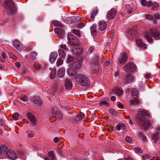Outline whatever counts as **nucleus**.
Instances as JSON below:
<instances>
[{"label": "nucleus", "instance_id": "f257e3e1", "mask_svg": "<svg viewBox=\"0 0 160 160\" xmlns=\"http://www.w3.org/2000/svg\"><path fill=\"white\" fill-rule=\"evenodd\" d=\"M137 120L139 125L145 129H148L150 126V122L147 119V118H150L149 114L144 110L138 112Z\"/></svg>", "mask_w": 160, "mask_h": 160}, {"label": "nucleus", "instance_id": "f03ea898", "mask_svg": "<svg viewBox=\"0 0 160 160\" xmlns=\"http://www.w3.org/2000/svg\"><path fill=\"white\" fill-rule=\"evenodd\" d=\"M145 37L148 41L151 42L152 41V38L155 39L160 38V32L155 28H151L148 32L145 33Z\"/></svg>", "mask_w": 160, "mask_h": 160}, {"label": "nucleus", "instance_id": "7ed1b4c3", "mask_svg": "<svg viewBox=\"0 0 160 160\" xmlns=\"http://www.w3.org/2000/svg\"><path fill=\"white\" fill-rule=\"evenodd\" d=\"M3 6L8 14L15 13L16 11L15 5L13 0H6L3 4Z\"/></svg>", "mask_w": 160, "mask_h": 160}, {"label": "nucleus", "instance_id": "20e7f679", "mask_svg": "<svg viewBox=\"0 0 160 160\" xmlns=\"http://www.w3.org/2000/svg\"><path fill=\"white\" fill-rule=\"evenodd\" d=\"M76 81L78 83L83 86H88L90 81L88 78L82 74H79L75 77Z\"/></svg>", "mask_w": 160, "mask_h": 160}, {"label": "nucleus", "instance_id": "39448f33", "mask_svg": "<svg viewBox=\"0 0 160 160\" xmlns=\"http://www.w3.org/2000/svg\"><path fill=\"white\" fill-rule=\"evenodd\" d=\"M58 23L59 24L58 27L54 29V31L59 38H63L64 37L65 32L63 30V26L61 25L59 22Z\"/></svg>", "mask_w": 160, "mask_h": 160}, {"label": "nucleus", "instance_id": "423d86ee", "mask_svg": "<svg viewBox=\"0 0 160 160\" xmlns=\"http://www.w3.org/2000/svg\"><path fill=\"white\" fill-rule=\"evenodd\" d=\"M124 71L127 72H130L135 71L136 69V65L132 62H128L123 68Z\"/></svg>", "mask_w": 160, "mask_h": 160}, {"label": "nucleus", "instance_id": "0eeeda50", "mask_svg": "<svg viewBox=\"0 0 160 160\" xmlns=\"http://www.w3.org/2000/svg\"><path fill=\"white\" fill-rule=\"evenodd\" d=\"M128 60L127 54L124 52H122L118 59V61L121 64H124Z\"/></svg>", "mask_w": 160, "mask_h": 160}, {"label": "nucleus", "instance_id": "6e6552de", "mask_svg": "<svg viewBox=\"0 0 160 160\" xmlns=\"http://www.w3.org/2000/svg\"><path fill=\"white\" fill-rule=\"evenodd\" d=\"M28 118L31 122V125L34 127L37 124V120L35 115L32 113L28 112L27 115Z\"/></svg>", "mask_w": 160, "mask_h": 160}, {"label": "nucleus", "instance_id": "1a4fd4ad", "mask_svg": "<svg viewBox=\"0 0 160 160\" xmlns=\"http://www.w3.org/2000/svg\"><path fill=\"white\" fill-rule=\"evenodd\" d=\"M117 11L115 8H112L108 11L107 14V18L108 20H110L113 19L115 17Z\"/></svg>", "mask_w": 160, "mask_h": 160}, {"label": "nucleus", "instance_id": "9d476101", "mask_svg": "<svg viewBox=\"0 0 160 160\" xmlns=\"http://www.w3.org/2000/svg\"><path fill=\"white\" fill-rule=\"evenodd\" d=\"M47 156H45L44 158V160H56L57 158L56 156V152L55 150L49 151L48 152Z\"/></svg>", "mask_w": 160, "mask_h": 160}, {"label": "nucleus", "instance_id": "9b49d317", "mask_svg": "<svg viewBox=\"0 0 160 160\" xmlns=\"http://www.w3.org/2000/svg\"><path fill=\"white\" fill-rule=\"evenodd\" d=\"M123 82L126 84L131 83L133 80V78L131 74H128L123 77Z\"/></svg>", "mask_w": 160, "mask_h": 160}, {"label": "nucleus", "instance_id": "f8f14e48", "mask_svg": "<svg viewBox=\"0 0 160 160\" xmlns=\"http://www.w3.org/2000/svg\"><path fill=\"white\" fill-rule=\"evenodd\" d=\"M31 102L32 104L37 107H40L42 103V101L41 99L37 97H33L32 98Z\"/></svg>", "mask_w": 160, "mask_h": 160}, {"label": "nucleus", "instance_id": "ddd939ff", "mask_svg": "<svg viewBox=\"0 0 160 160\" xmlns=\"http://www.w3.org/2000/svg\"><path fill=\"white\" fill-rule=\"evenodd\" d=\"M13 45L14 47L19 51H21L24 48L22 43L18 40H14L13 42Z\"/></svg>", "mask_w": 160, "mask_h": 160}, {"label": "nucleus", "instance_id": "4468645a", "mask_svg": "<svg viewBox=\"0 0 160 160\" xmlns=\"http://www.w3.org/2000/svg\"><path fill=\"white\" fill-rule=\"evenodd\" d=\"M67 38L68 42H69L72 44H75L78 42V38L73 35H68V36Z\"/></svg>", "mask_w": 160, "mask_h": 160}, {"label": "nucleus", "instance_id": "2eb2a0df", "mask_svg": "<svg viewBox=\"0 0 160 160\" xmlns=\"http://www.w3.org/2000/svg\"><path fill=\"white\" fill-rule=\"evenodd\" d=\"M100 62L99 58L98 56H94L91 59L90 61L91 64L93 66L98 65Z\"/></svg>", "mask_w": 160, "mask_h": 160}, {"label": "nucleus", "instance_id": "dca6fc26", "mask_svg": "<svg viewBox=\"0 0 160 160\" xmlns=\"http://www.w3.org/2000/svg\"><path fill=\"white\" fill-rule=\"evenodd\" d=\"M7 154L8 157L12 160L16 159L17 156L13 151L11 150H8L7 152Z\"/></svg>", "mask_w": 160, "mask_h": 160}, {"label": "nucleus", "instance_id": "f3484780", "mask_svg": "<svg viewBox=\"0 0 160 160\" xmlns=\"http://www.w3.org/2000/svg\"><path fill=\"white\" fill-rule=\"evenodd\" d=\"M58 57V54L56 52H52L49 56V61L52 63H53Z\"/></svg>", "mask_w": 160, "mask_h": 160}, {"label": "nucleus", "instance_id": "a211bd4d", "mask_svg": "<svg viewBox=\"0 0 160 160\" xmlns=\"http://www.w3.org/2000/svg\"><path fill=\"white\" fill-rule=\"evenodd\" d=\"M151 6L152 9L156 10L158 8V4L157 2H155L152 3V2L149 1L148 2V7H149Z\"/></svg>", "mask_w": 160, "mask_h": 160}, {"label": "nucleus", "instance_id": "6ab92c4d", "mask_svg": "<svg viewBox=\"0 0 160 160\" xmlns=\"http://www.w3.org/2000/svg\"><path fill=\"white\" fill-rule=\"evenodd\" d=\"M99 29L102 31L105 30L107 28V24L105 22L102 21L99 22Z\"/></svg>", "mask_w": 160, "mask_h": 160}, {"label": "nucleus", "instance_id": "aec40b11", "mask_svg": "<svg viewBox=\"0 0 160 160\" xmlns=\"http://www.w3.org/2000/svg\"><path fill=\"white\" fill-rule=\"evenodd\" d=\"M65 86L66 89H70L72 88V84L70 80L68 79L66 80Z\"/></svg>", "mask_w": 160, "mask_h": 160}, {"label": "nucleus", "instance_id": "412c9836", "mask_svg": "<svg viewBox=\"0 0 160 160\" xmlns=\"http://www.w3.org/2000/svg\"><path fill=\"white\" fill-rule=\"evenodd\" d=\"M136 42L138 46L141 48H146V44L143 42L141 39L137 38L136 39Z\"/></svg>", "mask_w": 160, "mask_h": 160}, {"label": "nucleus", "instance_id": "4be33fe9", "mask_svg": "<svg viewBox=\"0 0 160 160\" xmlns=\"http://www.w3.org/2000/svg\"><path fill=\"white\" fill-rule=\"evenodd\" d=\"M72 52L74 54H80L82 52V50L80 48L73 47L72 49Z\"/></svg>", "mask_w": 160, "mask_h": 160}, {"label": "nucleus", "instance_id": "5701e85b", "mask_svg": "<svg viewBox=\"0 0 160 160\" xmlns=\"http://www.w3.org/2000/svg\"><path fill=\"white\" fill-rule=\"evenodd\" d=\"M71 66L75 69H78L81 67L82 65L80 62H75L72 63Z\"/></svg>", "mask_w": 160, "mask_h": 160}, {"label": "nucleus", "instance_id": "b1692460", "mask_svg": "<svg viewBox=\"0 0 160 160\" xmlns=\"http://www.w3.org/2000/svg\"><path fill=\"white\" fill-rule=\"evenodd\" d=\"M98 9L97 7H96L94 8L92 11V13L91 14V18L92 20H94L95 18V17L96 16L98 12Z\"/></svg>", "mask_w": 160, "mask_h": 160}, {"label": "nucleus", "instance_id": "393cba45", "mask_svg": "<svg viewBox=\"0 0 160 160\" xmlns=\"http://www.w3.org/2000/svg\"><path fill=\"white\" fill-rule=\"evenodd\" d=\"M68 74L70 76H75L78 73L76 71L73 70L71 68H68Z\"/></svg>", "mask_w": 160, "mask_h": 160}, {"label": "nucleus", "instance_id": "a878e982", "mask_svg": "<svg viewBox=\"0 0 160 160\" xmlns=\"http://www.w3.org/2000/svg\"><path fill=\"white\" fill-rule=\"evenodd\" d=\"M96 28V25L94 24L90 28L91 34L93 36L97 34Z\"/></svg>", "mask_w": 160, "mask_h": 160}, {"label": "nucleus", "instance_id": "bb28decb", "mask_svg": "<svg viewBox=\"0 0 160 160\" xmlns=\"http://www.w3.org/2000/svg\"><path fill=\"white\" fill-rule=\"evenodd\" d=\"M65 73V69L63 68H60L58 72V75L60 77H62L64 76Z\"/></svg>", "mask_w": 160, "mask_h": 160}, {"label": "nucleus", "instance_id": "cd10ccee", "mask_svg": "<svg viewBox=\"0 0 160 160\" xmlns=\"http://www.w3.org/2000/svg\"><path fill=\"white\" fill-rule=\"evenodd\" d=\"M138 136L143 140H146V137L144 134L141 131H139L137 134Z\"/></svg>", "mask_w": 160, "mask_h": 160}, {"label": "nucleus", "instance_id": "c85d7f7f", "mask_svg": "<svg viewBox=\"0 0 160 160\" xmlns=\"http://www.w3.org/2000/svg\"><path fill=\"white\" fill-rule=\"evenodd\" d=\"M116 128L119 131L120 130H124L125 128V126L122 123H120L117 125Z\"/></svg>", "mask_w": 160, "mask_h": 160}, {"label": "nucleus", "instance_id": "c756f323", "mask_svg": "<svg viewBox=\"0 0 160 160\" xmlns=\"http://www.w3.org/2000/svg\"><path fill=\"white\" fill-rule=\"evenodd\" d=\"M112 91L119 96L121 95L123 93L122 90L118 88H114L112 89Z\"/></svg>", "mask_w": 160, "mask_h": 160}, {"label": "nucleus", "instance_id": "7c9ffc66", "mask_svg": "<svg viewBox=\"0 0 160 160\" xmlns=\"http://www.w3.org/2000/svg\"><path fill=\"white\" fill-rule=\"evenodd\" d=\"M30 58L32 60H35L36 59V57L37 56V53L35 51L31 52L30 53Z\"/></svg>", "mask_w": 160, "mask_h": 160}, {"label": "nucleus", "instance_id": "2f4dec72", "mask_svg": "<svg viewBox=\"0 0 160 160\" xmlns=\"http://www.w3.org/2000/svg\"><path fill=\"white\" fill-rule=\"evenodd\" d=\"M152 139L155 143H156L159 139V136L156 134H152Z\"/></svg>", "mask_w": 160, "mask_h": 160}, {"label": "nucleus", "instance_id": "473e14b6", "mask_svg": "<svg viewBox=\"0 0 160 160\" xmlns=\"http://www.w3.org/2000/svg\"><path fill=\"white\" fill-rule=\"evenodd\" d=\"M58 53L59 56L62 58L64 57L66 55L64 50L62 49H59Z\"/></svg>", "mask_w": 160, "mask_h": 160}, {"label": "nucleus", "instance_id": "72a5a7b5", "mask_svg": "<svg viewBox=\"0 0 160 160\" xmlns=\"http://www.w3.org/2000/svg\"><path fill=\"white\" fill-rule=\"evenodd\" d=\"M63 63V61L60 58H59L58 59L56 63V66L58 67L59 66L61 65Z\"/></svg>", "mask_w": 160, "mask_h": 160}, {"label": "nucleus", "instance_id": "f704fd0d", "mask_svg": "<svg viewBox=\"0 0 160 160\" xmlns=\"http://www.w3.org/2000/svg\"><path fill=\"white\" fill-rule=\"evenodd\" d=\"M56 72V71L55 69L53 71H52L51 72L50 77L51 79H54L55 78Z\"/></svg>", "mask_w": 160, "mask_h": 160}, {"label": "nucleus", "instance_id": "c9c22d12", "mask_svg": "<svg viewBox=\"0 0 160 160\" xmlns=\"http://www.w3.org/2000/svg\"><path fill=\"white\" fill-rule=\"evenodd\" d=\"M72 32L78 37H81V32L80 31L74 29L73 30Z\"/></svg>", "mask_w": 160, "mask_h": 160}, {"label": "nucleus", "instance_id": "e433bc0d", "mask_svg": "<svg viewBox=\"0 0 160 160\" xmlns=\"http://www.w3.org/2000/svg\"><path fill=\"white\" fill-rule=\"evenodd\" d=\"M139 101L137 98H134L131 100L130 103L131 104H136L139 103Z\"/></svg>", "mask_w": 160, "mask_h": 160}, {"label": "nucleus", "instance_id": "4c0bfd02", "mask_svg": "<svg viewBox=\"0 0 160 160\" xmlns=\"http://www.w3.org/2000/svg\"><path fill=\"white\" fill-rule=\"evenodd\" d=\"M52 111L53 115H55L56 114L58 113L59 112V111L58 110L56 107H54L52 108Z\"/></svg>", "mask_w": 160, "mask_h": 160}, {"label": "nucleus", "instance_id": "58836bf2", "mask_svg": "<svg viewBox=\"0 0 160 160\" xmlns=\"http://www.w3.org/2000/svg\"><path fill=\"white\" fill-rule=\"evenodd\" d=\"M82 117L79 114H78L76 116L74 120L75 121L78 122L82 120Z\"/></svg>", "mask_w": 160, "mask_h": 160}, {"label": "nucleus", "instance_id": "ea45409f", "mask_svg": "<svg viewBox=\"0 0 160 160\" xmlns=\"http://www.w3.org/2000/svg\"><path fill=\"white\" fill-rule=\"evenodd\" d=\"M132 93L134 95L137 97L138 96V93L137 89L135 88H133L132 90Z\"/></svg>", "mask_w": 160, "mask_h": 160}, {"label": "nucleus", "instance_id": "a19ab883", "mask_svg": "<svg viewBox=\"0 0 160 160\" xmlns=\"http://www.w3.org/2000/svg\"><path fill=\"white\" fill-rule=\"evenodd\" d=\"M146 83V81L144 83H143L142 81H138V84L139 87H140V88L141 89L143 88L144 87V84Z\"/></svg>", "mask_w": 160, "mask_h": 160}, {"label": "nucleus", "instance_id": "79ce46f5", "mask_svg": "<svg viewBox=\"0 0 160 160\" xmlns=\"http://www.w3.org/2000/svg\"><path fill=\"white\" fill-rule=\"evenodd\" d=\"M20 99L24 102H27L28 100V98L26 96L23 95L20 98Z\"/></svg>", "mask_w": 160, "mask_h": 160}, {"label": "nucleus", "instance_id": "37998d69", "mask_svg": "<svg viewBox=\"0 0 160 160\" xmlns=\"http://www.w3.org/2000/svg\"><path fill=\"white\" fill-rule=\"evenodd\" d=\"M12 118L15 120H17L18 118V113H15L13 114L12 115Z\"/></svg>", "mask_w": 160, "mask_h": 160}, {"label": "nucleus", "instance_id": "c03bdc74", "mask_svg": "<svg viewBox=\"0 0 160 160\" xmlns=\"http://www.w3.org/2000/svg\"><path fill=\"white\" fill-rule=\"evenodd\" d=\"M99 104L100 106L104 105L105 106H108L109 104L105 101H102L100 102Z\"/></svg>", "mask_w": 160, "mask_h": 160}, {"label": "nucleus", "instance_id": "a18cd8bd", "mask_svg": "<svg viewBox=\"0 0 160 160\" xmlns=\"http://www.w3.org/2000/svg\"><path fill=\"white\" fill-rule=\"evenodd\" d=\"M145 18L150 20H153V18L152 16L150 14H146L145 15Z\"/></svg>", "mask_w": 160, "mask_h": 160}, {"label": "nucleus", "instance_id": "49530a36", "mask_svg": "<svg viewBox=\"0 0 160 160\" xmlns=\"http://www.w3.org/2000/svg\"><path fill=\"white\" fill-rule=\"evenodd\" d=\"M134 150L136 153H142L143 152L142 151L139 147H136Z\"/></svg>", "mask_w": 160, "mask_h": 160}, {"label": "nucleus", "instance_id": "de8ad7c7", "mask_svg": "<svg viewBox=\"0 0 160 160\" xmlns=\"http://www.w3.org/2000/svg\"><path fill=\"white\" fill-rule=\"evenodd\" d=\"M93 50V47H91L89 48L88 51L87 52V53L88 55H89L91 53Z\"/></svg>", "mask_w": 160, "mask_h": 160}, {"label": "nucleus", "instance_id": "09e8293b", "mask_svg": "<svg viewBox=\"0 0 160 160\" xmlns=\"http://www.w3.org/2000/svg\"><path fill=\"white\" fill-rule=\"evenodd\" d=\"M148 3L147 1L146 0H142L141 1V4L142 6H145L147 5L148 7Z\"/></svg>", "mask_w": 160, "mask_h": 160}, {"label": "nucleus", "instance_id": "8fccbe9b", "mask_svg": "<svg viewBox=\"0 0 160 160\" xmlns=\"http://www.w3.org/2000/svg\"><path fill=\"white\" fill-rule=\"evenodd\" d=\"M74 60V58L72 56H69L67 59V61L68 63H70L72 61Z\"/></svg>", "mask_w": 160, "mask_h": 160}, {"label": "nucleus", "instance_id": "3c124183", "mask_svg": "<svg viewBox=\"0 0 160 160\" xmlns=\"http://www.w3.org/2000/svg\"><path fill=\"white\" fill-rule=\"evenodd\" d=\"M56 117L59 119H61L62 118V115L59 112V113H57L55 115Z\"/></svg>", "mask_w": 160, "mask_h": 160}, {"label": "nucleus", "instance_id": "603ef678", "mask_svg": "<svg viewBox=\"0 0 160 160\" xmlns=\"http://www.w3.org/2000/svg\"><path fill=\"white\" fill-rule=\"evenodd\" d=\"M8 55L10 58L15 59L17 58L16 56L13 53L11 52H9Z\"/></svg>", "mask_w": 160, "mask_h": 160}, {"label": "nucleus", "instance_id": "864d4df0", "mask_svg": "<svg viewBox=\"0 0 160 160\" xmlns=\"http://www.w3.org/2000/svg\"><path fill=\"white\" fill-rule=\"evenodd\" d=\"M60 48H61V49H64L65 50H67L68 49V48H67L66 45L65 44H61L60 45Z\"/></svg>", "mask_w": 160, "mask_h": 160}, {"label": "nucleus", "instance_id": "5fc2aeb1", "mask_svg": "<svg viewBox=\"0 0 160 160\" xmlns=\"http://www.w3.org/2000/svg\"><path fill=\"white\" fill-rule=\"evenodd\" d=\"M127 8H128L127 9H126V10L128 12V13L129 14H130L132 12V11L129 9V8H131V6L129 4L127 5L126 6Z\"/></svg>", "mask_w": 160, "mask_h": 160}, {"label": "nucleus", "instance_id": "6e6d98bb", "mask_svg": "<svg viewBox=\"0 0 160 160\" xmlns=\"http://www.w3.org/2000/svg\"><path fill=\"white\" fill-rule=\"evenodd\" d=\"M33 68L37 70H38L41 68V66L40 65H38L36 66V65L35 64H34L33 65Z\"/></svg>", "mask_w": 160, "mask_h": 160}, {"label": "nucleus", "instance_id": "4d7b16f0", "mask_svg": "<svg viewBox=\"0 0 160 160\" xmlns=\"http://www.w3.org/2000/svg\"><path fill=\"white\" fill-rule=\"evenodd\" d=\"M109 112L113 115H116L117 114V112L112 109H109Z\"/></svg>", "mask_w": 160, "mask_h": 160}, {"label": "nucleus", "instance_id": "13d9d810", "mask_svg": "<svg viewBox=\"0 0 160 160\" xmlns=\"http://www.w3.org/2000/svg\"><path fill=\"white\" fill-rule=\"evenodd\" d=\"M156 134H157V135L159 136V137L160 136V127H158L156 129Z\"/></svg>", "mask_w": 160, "mask_h": 160}, {"label": "nucleus", "instance_id": "bf43d9fd", "mask_svg": "<svg viewBox=\"0 0 160 160\" xmlns=\"http://www.w3.org/2000/svg\"><path fill=\"white\" fill-rule=\"evenodd\" d=\"M151 156H148V155H145L142 156V158H143L145 160L146 159H149L151 158Z\"/></svg>", "mask_w": 160, "mask_h": 160}, {"label": "nucleus", "instance_id": "052dcab7", "mask_svg": "<svg viewBox=\"0 0 160 160\" xmlns=\"http://www.w3.org/2000/svg\"><path fill=\"white\" fill-rule=\"evenodd\" d=\"M19 154L22 158H23L25 156L24 152L22 150L19 151Z\"/></svg>", "mask_w": 160, "mask_h": 160}, {"label": "nucleus", "instance_id": "680f3d73", "mask_svg": "<svg viewBox=\"0 0 160 160\" xmlns=\"http://www.w3.org/2000/svg\"><path fill=\"white\" fill-rule=\"evenodd\" d=\"M2 58L4 59H7V56L6 55V54L2 52Z\"/></svg>", "mask_w": 160, "mask_h": 160}, {"label": "nucleus", "instance_id": "e2e57ef3", "mask_svg": "<svg viewBox=\"0 0 160 160\" xmlns=\"http://www.w3.org/2000/svg\"><path fill=\"white\" fill-rule=\"evenodd\" d=\"M117 105L120 109H122L123 108V106L121 103L118 102L117 104Z\"/></svg>", "mask_w": 160, "mask_h": 160}, {"label": "nucleus", "instance_id": "0e129e2a", "mask_svg": "<svg viewBox=\"0 0 160 160\" xmlns=\"http://www.w3.org/2000/svg\"><path fill=\"white\" fill-rule=\"evenodd\" d=\"M84 23H81L78 25V27L80 28H81L82 27H84Z\"/></svg>", "mask_w": 160, "mask_h": 160}, {"label": "nucleus", "instance_id": "69168bd1", "mask_svg": "<svg viewBox=\"0 0 160 160\" xmlns=\"http://www.w3.org/2000/svg\"><path fill=\"white\" fill-rule=\"evenodd\" d=\"M125 140L128 142H130L131 141V138L129 137H126L125 138Z\"/></svg>", "mask_w": 160, "mask_h": 160}, {"label": "nucleus", "instance_id": "338daca9", "mask_svg": "<svg viewBox=\"0 0 160 160\" xmlns=\"http://www.w3.org/2000/svg\"><path fill=\"white\" fill-rule=\"evenodd\" d=\"M104 64L106 66H108L110 64V62L108 60H106L104 62Z\"/></svg>", "mask_w": 160, "mask_h": 160}, {"label": "nucleus", "instance_id": "774afa93", "mask_svg": "<svg viewBox=\"0 0 160 160\" xmlns=\"http://www.w3.org/2000/svg\"><path fill=\"white\" fill-rule=\"evenodd\" d=\"M134 122V120L132 118H130L129 120V123L130 124H132Z\"/></svg>", "mask_w": 160, "mask_h": 160}]
</instances>
